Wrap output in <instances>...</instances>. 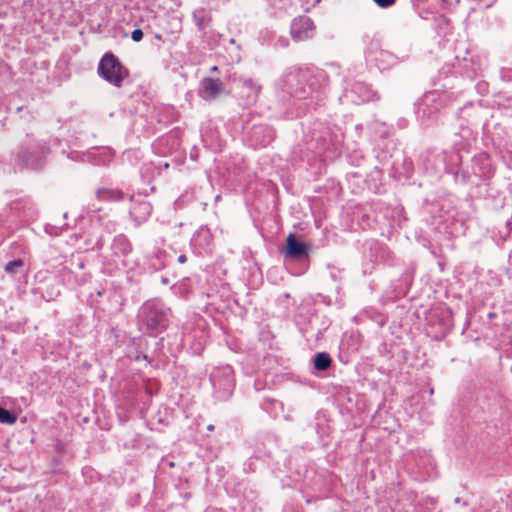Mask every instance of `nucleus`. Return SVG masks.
Instances as JSON below:
<instances>
[{"instance_id": "nucleus-1", "label": "nucleus", "mask_w": 512, "mask_h": 512, "mask_svg": "<svg viewBox=\"0 0 512 512\" xmlns=\"http://www.w3.org/2000/svg\"><path fill=\"white\" fill-rule=\"evenodd\" d=\"M326 71L314 67H291L281 78L282 89L292 97L303 100H321V93L328 85Z\"/></svg>"}, {"instance_id": "nucleus-2", "label": "nucleus", "mask_w": 512, "mask_h": 512, "mask_svg": "<svg viewBox=\"0 0 512 512\" xmlns=\"http://www.w3.org/2000/svg\"><path fill=\"white\" fill-rule=\"evenodd\" d=\"M171 310L161 300L146 301L139 309L138 320L149 333L157 335L169 325Z\"/></svg>"}, {"instance_id": "nucleus-3", "label": "nucleus", "mask_w": 512, "mask_h": 512, "mask_svg": "<svg viewBox=\"0 0 512 512\" xmlns=\"http://www.w3.org/2000/svg\"><path fill=\"white\" fill-rule=\"evenodd\" d=\"M453 102L452 93L447 91H428L418 100L415 105L416 114L421 123L430 125L436 119L437 114Z\"/></svg>"}, {"instance_id": "nucleus-4", "label": "nucleus", "mask_w": 512, "mask_h": 512, "mask_svg": "<svg viewBox=\"0 0 512 512\" xmlns=\"http://www.w3.org/2000/svg\"><path fill=\"white\" fill-rule=\"evenodd\" d=\"M50 153V146L44 140L28 138L19 147L15 161L18 165L29 169H39Z\"/></svg>"}, {"instance_id": "nucleus-5", "label": "nucleus", "mask_w": 512, "mask_h": 512, "mask_svg": "<svg viewBox=\"0 0 512 512\" xmlns=\"http://www.w3.org/2000/svg\"><path fill=\"white\" fill-rule=\"evenodd\" d=\"M214 397L219 401L227 400L235 388V376L232 366L220 365L213 369L210 375Z\"/></svg>"}, {"instance_id": "nucleus-6", "label": "nucleus", "mask_w": 512, "mask_h": 512, "mask_svg": "<svg viewBox=\"0 0 512 512\" xmlns=\"http://www.w3.org/2000/svg\"><path fill=\"white\" fill-rule=\"evenodd\" d=\"M98 74L106 82L119 88L129 72L113 53H106L98 64Z\"/></svg>"}, {"instance_id": "nucleus-7", "label": "nucleus", "mask_w": 512, "mask_h": 512, "mask_svg": "<svg viewBox=\"0 0 512 512\" xmlns=\"http://www.w3.org/2000/svg\"><path fill=\"white\" fill-rule=\"evenodd\" d=\"M487 113V109L480 102H468L459 109L457 118L460 123L464 124V127H471L473 129V127H477L486 119Z\"/></svg>"}, {"instance_id": "nucleus-8", "label": "nucleus", "mask_w": 512, "mask_h": 512, "mask_svg": "<svg viewBox=\"0 0 512 512\" xmlns=\"http://www.w3.org/2000/svg\"><path fill=\"white\" fill-rule=\"evenodd\" d=\"M459 129L453 140V149L457 156L456 164L462 162L461 152L469 153L477 140V132L471 127H464L463 123H459Z\"/></svg>"}, {"instance_id": "nucleus-9", "label": "nucleus", "mask_w": 512, "mask_h": 512, "mask_svg": "<svg viewBox=\"0 0 512 512\" xmlns=\"http://www.w3.org/2000/svg\"><path fill=\"white\" fill-rule=\"evenodd\" d=\"M345 97L356 105L378 101L380 96L374 91L370 85L362 81H355L351 84V88L346 91Z\"/></svg>"}, {"instance_id": "nucleus-10", "label": "nucleus", "mask_w": 512, "mask_h": 512, "mask_svg": "<svg viewBox=\"0 0 512 512\" xmlns=\"http://www.w3.org/2000/svg\"><path fill=\"white\" fill-rule=\"evenodd\" d=\"M249 120H244V129H248V139L254 147H265L271 143L275 137V132L269 125L254 124L248 127Z\"/></svg>"}, {"instance_id": "nucleus-11", "label": "nucleus", "mask_w": 512, "mask_h": 512, "mask_svg": "<svg viewBox=\"0 0 512 512\" xmlns=\"http://www.w3.org/2000/svg\"><path fill=\"white\" fill-rule=\"evenodd\" d=\"M316 26L314 21L305 15L294 18L290 25L291 37L296 42L306 41L313 38Z\"/></svg>"}, {"instance_id": "nucleus-12", "label": "nucleus", "mask_w": 512, "mask_h": 512, "mask_svg": "<svg viewBox=\"0 0 512 512\" xmlns=\"http://www.w3.org/2000/svg\"><path fill=\"white\" fill-rule=\"evenodd\" d=\"M310 251V245L304 241H301L299 237L290 233L286 239L285 247V258L290 260L303 261L308 259Z\"/></svg>"}, {"instance_id": "nucleus-13", "label": "nucleus", "mask_w": 512, "mask_h": 512, "mask_svg": "<svg viewBox=\"0 0 512 512\" xmlns=\"http://www.w3.org/2000/svg\"><path fill=\"white\" fill-rule=\"evenodd\" d=\"M129 199L131 202L129 215L135 226H140L149 219L152 213V205L148 200L142 197L132 195Z\"/></svg>"}, {"instance_id": "nucleus-14", "label": "nucleus", "mask_w": 512, "mask_h": 512, "mask_svg": "<svg viewBox=\"0 0 512 512\" xmlns=\"http://www.w3.org/2000/svg\"><path fill=\"white\" fill-rule=\"evenodd\" d=\"M227 94L228 91L219 78L205 77L200 82L199 95L204 100H215Z\"/></svg>"}, {"instance_id": "nucleus-15", "label": "nucleus", "mask_w": 512, "mask_h": 512, "mask_svg": "<svg viewBox=\"0 0 512 512\" xmlns=\"http://www.w3.org/2000/svg\"><path fill=\"white\" fill-rule=\"evenodd\" d=\"M213 236L209 228L200 227L190 241L191 247L197 255L208 254L212 251Z\"/></svg>"}, {"instance_id": "nucleus-16", "label": "nucleus", "mask_w": 512, "mask_h": 512, "mask_svg": "<svg viewBox=\"0 0 512 512\" xmlns=\"http://www.w3.org/2000/svg\"><path fill=\"white\" fill-rule=\"evenodd\" d=\"M471 169L472 174L481 180H488L494 174V167L486 152H480L472 158Z\"/></svg>"}, {"instance_id": "nucleus-17", "label": "nucleus", "mask_w": 512, "mask_h": 512, "mask_svg": "<svg viewBox=\"0 0 512 512\" xmlns=\"http://www.w3.org/2000/svg\"><path fill=\"white\" fill-rule=\"evenodd\" d=\"M110 249L112 255L118 258H126L133 252V244L123 233L114 236Z\"/></svg>"}, {"instance_id": "nucleus-18", "label": "nucleus", "mask_w": 512, "mask_h": 512, "mask_svg": "<svg viewBox=\"0 0 512 512\" xmlns=\"http://www.w3.org/2000/svg\"><path fill=\"white\" fill-rule=\"evenodd\" d=\"M193 20L197 26L198 31L204 38L211 28L212 16L205 8H198L193 12Z\"/></svg>"}, {"instance_id": "nucleus-19", "label": "nucleus", "mask_w": 512, "mask_h": 512, "mask_svg": "<svg viewBox=\"0 0 512 512\" xmlns=\"http://www.w3.org/2000/svg\"><path fill=\"white\" fill-rule=\"evenodd\" d=\"M242 97L246 98V104H253L256 102L260 92V86L252 79H241Z\"/></svg>"}, {"instance_id": "nucleus-20", "label": "nucleus", "mask_w": 512, "mask_h": 512, "mask_svg": "<svg viewBox=\"0 0 512 512\" xmlns=\"http://www.w3.org/2000/svg\"><path fill=\"white\" fill-rule=\"evenodd\" d=\"M96 196L102 201H123L125 199V193L120 189L114 188H100L96 192Z\"/></svg>"}, {"instance_id": "nucleus-21", "label": "nucleus", "mask_w": 512, "mask_h": 512, "mask_svg": "<svg viewBox=\"0 0 512 512\" xmlns=\"http://www.w3.org/2000/svg\"><path fill=\"white\" fill-rule=\"evenodd\" d=\"M332 359L327 352H318L313 357V366L317 371H326L330 368Z\"/></svg>"}, {"instance_id": "nucleus-22", "label": "nucleus", "mask_w": 512, "mask_h": 512, "mask_svg": "<svg viewBox=\"0 0 512 512\" xmlns=\"http://www.w3.org/2000/svg\"><path fill=\"white\" fill-rule=\"evenodd\" d=\"M368 244H369L370 250L375 251V253H376V255H375L376 261L377 260L387 261L390 258L391 252L387 246H385L375 240L368 242Z\"/></svg>"}, {"instance_id": "nucleus-23", "label": "nucleus", "mask_w": 512, "mask_h": 512, "mask_svg": "<svg viewBox=\"0 0 512 512\" xmlns=\"http://www.w3.org/2000/svg\"><path fill=\"white\" fill-rule=\"evenodd\" d=\"M17 421V416L14 412L0 406V423L12 425Z\"/></svg>"}, {"instance_id": "nucleus-24", "label": "nucleus", "mask_w": 512, "mask_h": 512, "mask_svg": "<svg viewBox=\"0 0 512 512\" xmlns=\"http://www.w3.org/2000/svg\"><path fill=\"white\" fill-rule=\"evenodd\" d=\"M24 261L22 259H15L10 261L5 266V271L8 274L14 275L18 272L19 269L23 268Z\"/></svg>"}, {"instance_id": "nucleus-25", "label": "nucleus", "mask_w": 512, "mask_h": 512, "mask_svg": "<svg viewBox=\"0 0 512 512\" xmlns=\"http://www.w3.org/2000/svg\"><path fill=\"white\" fill-rule=\"evenodd\" d=\"M105 241L102 234L96 237L95 243L92 247L93 250H101L104 247Z\"/></svg>"}, {"instance_id": "nucleus-26", "label": "nucleus", "mask_w": 512, "mask_h": 512, "mask_svg": "<svg viewBox=\"0 0 512 512\" xmlns=\"http://www.w3.org/2000/svg\"><path fill=\"white\" fill-rule=\"evenodd\" d=\"M143 35H144L143 31L141 29L137 28L131 32V39L134 42H140L143 38Z\"/></svg>"}, {"instance_id": "nucleus-27", "label": "nucleus", "mask_w": 512, "mask_h": 512, "mask_svg": "<svg viewBox=\"0 0 512 512\" xmlns=\"http://www.w3.org/2000/svg\"><path fill=\"white\" fill-rule=\"evenodd\" d=\"M379 7L388 8L395 4L396 0H373Z\"/></svg>"}, {"instance_id": "nucleus-28", "label": "nucleus", "mask_w": 512, "mask_h": 512, "mask_svg": "<svg viewBox=\"0 0 512 512\" xmlns=\"http://www.w3.org/2000/svg\"><path fill=\"white\" fill-rule=\"evenodd\" d=\"M404 166H405V169H406V172L407 174L411 173L412 172V161L411 160H404Z\"/></svg>"}, {"instance_id": "nucleus-29", "label": "nucleus", "mask_w": 512, "mask_h": 512, "mask_svg": "<svg viewBox=\"0 0 512 512\" xmlns=\"http://www.w3.org/2000/svg\"><path fill=\"white\" fill-rule=\"evenodd\" d=\"M177 260H178V262H179L180 264H184V263L187 261V257H186V255H185V254H181V255H179V256H178V259H177Z\"/></svg>"}, {"instance_id": "nucleus-30", "label": "nucleus", "mask_w": 512, "mask_h": 512, "mask_svg": "<svg viewBox=\"0 0 512 512\" xmlns=\"http://www.w3.org/2000/svg\"><path fill=\"white\" fill-rule=\"evenodd\" d=\"M470 174L468 172L463 171L462 178L464 182H468L470 180Z\"/></svg>"}, {"instance_id": "nucleus-31", "label": "nucleus", "mask_w": 512, "mask_h": 512, "mask_svg": "<svg viewBox=\"0 0 512 512\" xmlns=\"http://www.w3.org/2000/svg\"><path fill=\"white\" fill-rule=\"evenodd\" d=\"M134 359H135L136 361H139L140 359L147 360V359H148V357H147V355H146V354H138V355H136V356L134 357Z\"/></svg>"}, {"instance_id": "nucleus-32", "label": "nucleus", "mask_w": 512, "mask_h": 512, "mask_svg": "<svg viewBox=\"0 0 512 512\" xmlns=\"http://www.w3.org/2000/svg\"><path fill=\"white\" fill-rule=\"evenodd\" d=\"M154 37H155V39H156V40H158V41H163V37H162V35H161L160 33H156V34L154 35Z\"/></svg>"}, {"instance_id": "nucleus-33", "label": "nucleus", "mask_w": 512, "mask_h": 512, "mask_svg": "<svg viewBox=\"0 0 512 512\" xmlns=\"http://www.w3.org/2000/svg\"><path fill=\"white\" fill-rule=\"evenodd\" d=\"M182 202H183V198H182V197H179V198L176 200L175 204H176L178 207H180V206H181V204H182Z\"/></svg>"}, {"instance_id": "nucleus-34", "label": "nucleus", "mask_w": 512, "mask_h": 512, "mask_svg": "<svg viewBox=\"0 0 512 512\" xmlns=\"http://www.w3.org/2000/svg\"><path fill=\"white\" fill-rule=\"evenodd\" d=\"M210 71H211V72H216V71H218V67H217V66H212V67L210 68Z\"/></svg>"}, {"instance_id": "nucleus-35", "label": "nucleus", "mask_w": 512, "mask_h": 512, "mask_svg": "<svg viewBox=\"0 0 512 512\" xmlns=\"http://www.w3.org/2000/svg\"><path fill=\"white\" fill-rule=\"evenodd\" d=\"M488 317H489L490 319L494 318V317H495V313H494V312H490V313H488Z\"/></svg>"}, {"instance_id": "nucleus-36", "label": "nucleus", "mask_w": 512, "mask_h": 512, "mask_svg": "<svg viewBox=\"0 0 512 512\" xmlns=\"http://www.w3.org/2000/svg\"><path fill=\"white\" fill-rule=\"evenodd\" d=\"M207 429L212 431V430H214V426L213 425H208Z\"/></svg>"}, {"instance_id": "nucleus-37", "label": "nucleus", "mask_w": 512, "mask_h": 512, "mask_svg": "<svg viewBox=\"0 0 512 512\" xmlns=\"http://www.w3.org/2000/svg\"><path fill=\"white\" fill-rule=\"evenodd\" d=\"M97 295H98V296H102V295H103V291H101V290H100V291H98V292H97Z\"/></svg>"}, {"instance_id": "nucleus-38", "label": "nucleus", "mask_w": 512, "mask_h": 512, "mask_svg": "<svg viewBox=\"0 0 512 512\" xmlns=\"http://www.w3.org/2000/svg\"><path fill=\"white\" fill-rule=\"evenodd\" d=\"M162 254V252H159L158 253V256H157V260L160 261V255Z\"/></svg>"}, {"instance_id": "nucleus-39", "label": "nucleus", "mask_w": 512, "mask_h": 512, "mask_svg": "<svg viewBox=\"0 0 512 512\" xmlns=\"http://www.w3.org/2000/svg\"><path fill=\"white\" fill-rule=\"evenodd\" d=\"M51 299H53V297H52V293L50 294L49 298H47L46 300H47V301H50Z\"/></svg>"}, {"instance_id": "nucleus-40", "label": "nucleus", "mask_w": 512, "mask_h": 512, "mask_svg": "<svg viewBox=\"0 0 512 512\" xmlns=\"http://www.w3.org/2000/svg\"><path fill=\"white\" fill-rule=\"evenodd\" d=\"M122 264H123V266H126L127 262L125 260H122Z\"/></svg>"}, {"instance_id": "nucleus-41", "label": "nucleus", "mask_w": 512, "mask_h": 512, "mask_svg": "<svg viewBox=\"0 0 512 512\" xmlns=\"http://www.w3.org/2000/svg\"><path fill=\"white\" fill-rule=\"evenodd\" d=\"M159 268H164V265L162 263H160Z\"/></svg>"}]
</instances>
